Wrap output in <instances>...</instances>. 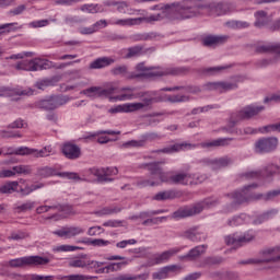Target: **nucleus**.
<instances>
[{
	"label": "nucleus",
	"instance_id": "14",
	"mask_svg": "<svg viewBox=\"0 0 280 280\" xmlns=\"http://www.w3.org/2000/svg\"><path fill=\"white\" fill-rule=\"evenodd\" d=\"M30 96L34 95V90L27 88H8L1 86L0 88V97H21V96Z\"/></svg>",
	"mask_w": 280,
	"mask_h": 280
},
{
	"label": "nucleus",
	"instance_id": "54",
	"mask_svg": "<svg viewBox=\"0 0 280 280\" xmlns=\"http://www.w3.org/2000/svg\"><path fill=\"white\" fill-rule=\"evenodd\" d=\"M155 185H161V182L155 180L153 176H151V179H139L137 182L138 187H155Z\"/></svg>",
	"mask_w": 280,
	"mask_h": 280
},
{
	"label": "nucleus",
	"instance_id": "62",
	"mask_svg": "<svg viewBox=\"0 0 280 280\" xmlns=\"http://www.w3.org/2000/svg\"><path fill=\"white\" fill-rule=\"evenodd\" d=\"M191 178L188 182V185H200V183H205L207 175L200 174H190Z\"/></svg>",
	"mask_w": 280,
	"mask_h": 280
},
{
	"label": "nucleus",
	"instance_id": "27",
	"mask_svg": "<svg viewBox=\"0 0 280 280\" xmlns=\"http://www.w3.org/2000/svg\"><path fill=\"white\" fill-rule=\"evenodd\" d=\"M207 248H209L208 245L196 246L192 249H190L188 254L183 256L182 259H189L190 261H195V259H198V257L207 253Z\"/></svg>",
	"mask_w": 280,
	"mask_h": 280
},
{
	"label": "nucleus",
	"instance_id": "13",
	"mask_svg": "<svg viewBox=\"0 0 280 280\" xmlns=\"http://www.w3.org/2000/svg\"><path fill=\"white\" fill-rule=\"evenodd\" d=\"M262 255L266 257L265 259L259 260H246L243 264H279L280 261V247H272L264 250Z\"/></svg>",
	"mask_w": 280,
	"mask_h": 280
},
{
	"label": "nucleus",
	"instance_id": "9",
	"mask_svg": "<svg viewBox=\"0 0 280 280\" xmlns=\"http://www.w3.org/2000/svg\"><path fill=\"white\" fill-rule=\"evenodd\" d=\"M163 15L161 13L152 14L143 18L124 19L113 22V25H120L121 27H132V25H141L142 23H154V21H162Z\"/></svg>",
	"mask_w": 280,
	"mask_h": 280
},
{
	"label": "nucleus",
	"instance_id": "42",
	"mask_svg": "<svg viewBox=\"0 0 280 280\" xmlns=\"http://www.w3.org/2000/svg\"><path fill=\"white\" fill-rule=\"evenodd\" d=\"M225 27H229V30H246V27H250V24L244 21L232 20L225 22Z\"/></svg>",
	"mask_w": 280,
	"mask_h": 280
},
{
	"label": "nucleus",
	"instance_id": "26",
	"mask_svg": "<svg viewBox=\"0 0 280 280\" xmlns=\"http://www.w3.org/2000/svg\"><path fill=\"white\" fill-rule=\"evenodd\" d=\"M110 65H115L113 57H100L90 63V69H106Z\"/></svg>",
	"mask_w": 280,
	"mask_h": 280
},
{
	"label": "nucleus",
	"instance_id": "41",
	"mask_svg": "<svg viewBox=\"0 0 280 280\" xmlns=\"http://www.w3.org/2000/svg\"><path fill=\"white\" fill-rule=\"evenodd\" d=\"M49 207H50V210L59 211V213H63V215L73 214V207L69 205L57 203Z\"/></svg>",
	"mask_w": 280,
	"mask_h": 280
},
{
	"label": "nucleus",
	"instance_id": "61",
	"mask_svg": "<svg viewBox=\"0 0 280 280\" xmlns=\"http://www.w3.org/2000/svg\"><path fill=\"white\" fill-rule=\"evenodd\" d=\"M163 115H165V113H163V112H155V113L145 115V117H149L148 126H154V125L159 124L161 120H159L154 117H163Z\"/></svg>",
	"mask_w": 280,
	"mask_h": 280
},
{
	"label": "nucleus",
	"instance_id": "3",
	"mask_svg": "<svg viewBox=\"0 0 280 280\" xmlns=\"http://www.w3.org/2000/svg\"><path fill=\"white\" fill-rule=\"evenodd\" d=\"M120 91L125 93L109 97L110 102H126V100H139L142 97L143 108H145V106H152V104H159V102H163V98L156 91L135 93L136 89L130 86L122 88Z\"/></svg>",
	"mask_w": 280,
	"mask_h": 280
},
{
	"label": "nucleus",
	"instance_id": "63",
	"mask_svg": "<svg viewBox=\"0 0 280 280\" xmlns=\"http://www.w3.org/2000/svg\"><path fill=\"white\" fill-rule=\"evenodd\" d=\"M188 209L190 211V215H198V213H202V211H205V205L200 201L192 207H188Z\"/></svg>",
	"mask_w": 280,
	"mask_h": 280
},
{
	"label": "nucleus",
	"instance_id": "64",
	"mask_svg": "<svg viewBox=\"0 0 280 280\" xmlns=\"http://www.w3.org/2000/svg\"><path fill=\"white\" fill-rule=\"evenodd\" d=\"M14 154H18L19 156H30V154H34V149L20 147L14 151Z\"/></svg>",
	"mask_w": 280,
	"mask_h": 280
},
{
	"label": "nucleus",
	"instance_id": "21",
	"mask_svg": "<svg viewBox=\"0 0 280 280\" xmlns=\"http://www.w3.org/2000/svg\"><path fill=\"white\" fill-rule=\"evenodd\" d=\"M170 272H180V267L177 265H168L162 267L159 271L152 273V278L156 280L167 279Z\"/></svg>",
	"mask_w": 280,
	"mask_h": 280
},
{
	"label": "nucleus",
	"instance_id": "39",
	"mask_svg": "<svg viewBox=\"0 0 280 280\" xmlns=\"http://www.w3.org/2000/svg\"><path fill=\"white\" fill-rule=\"evenodd\" d=\"M222 261H224V258L220 256H209L202 260L200 268H207V266H220Z\"/></svg>",
	"mask_w": 280,
	"mask_h": 280
},
{
	"label": "nucleus",
	"instance_id": "7",
	"mask_svg": "<svg viewBox=\"0 0 280 280\" xmlns=\"http://www.w3.org/2000/svg\"><path fill=\"white\" fill-rule=\"evenodd\" d=\"M36 176H38V178H49L51 176H60L61 178H69L70 180H81L80 175H78V173H69V172L60 173L58 172V170L50 166L38 167L36 171Z\"/></svg>",
	"mask_w": 280,
	"mask_h": 280
},
{
	"label": "nucleus",
	"instance_id": "48",
	"mask_svg": "<svg viewBox=\"0 0 280 280\" xmlns=\"http://www.w3.org/2000/svg\"><path fill=\"white\" fill-rule=\"evenodd\" d=\"M1 139H21L23 137L19 131H12L10 129L0 130Z\"/></svg>",
	"mask_w": 280,
	"mask_h": 280
},
{
	"label": "nucleus",
	"instance_id": "45",
	"mask_svg": "<svg viewBox=\"0 0 280 280\" xmlns=\"http://www.w3.org/2000/svg\"><path fill=\"white\" fill-rule=\"evenodd\" d=\"M19 189V182H9L0 187V194H14Z\"/></svg>",
	"mask_w": 280,
	"mask_h": 280
},
{
	"label": "nucleus",
	"instance_id": "33",
	"mask_svg": "<svg viewBox=\"0 0 280 280\" xmlns=\"http://www.w3.org/2000/svg\"><path fill=\"white\" fill-rule=\"evenodd\" d=\"M113 5H116L117 12L120 14H135L137 12L135 9H129L130 2L128 1H113Z\"/></svg>",
	"mask_w": 280,
	"mask_h": 280
},
{
	"label": "nucleus",
	"instance_id": "15",
	"mask_svg": "<svg viewBox=\"0 0 280 280\" xmlns=\"http://www.w3.org/2000/svg\"><path fill=\"white\" fill-rule=\"evenodd\" d=\"M117 91L116 88L103 89L102 86H91L81 91V95H86V97H108Z\"/></svg>",
	"mask_w": 280,
	"mask_h": 280
},
{
	"label": "nucleus",
	"instance_id": "17",
	"mask_svg": "<svg viewBox=\"0 0 280 280\" xmlns=\"http://www.w3.org/2000/svg\"><path fill=\"white\" fill-rule=\"evenodd\" d=\"M62 154L66 156V159L75 161L82 156V149H80L78 144L66 142L62 145Z\"/></svg>",
	"mask_w": 280,
	"mask_h": 280
},
{
	"label": "nucleus",
	"instance_id": "24",
	"mask_svg": "<svg viewBox=\"0 0 280 280\" xmlns=\"http://www.w3.org/2000/svg\"><path fill=\"white\" fill-rule=\"evenodd\" d=\"M185 148H196V144L183 142V143H176L170 147H166L164 149H160L155 151L158 154H174V152H180V150H185Z\"/></svg>",
	"mask_w": 280,
	"mask_h": 280
},
{
	"label": "nucleus",
	"instance_id": "10",
	"mask_svg": "<svg viewBox=\"0 0 280 280\" xmlns=\"http://www.w3.org/2000/svg\"><path fill=\"white\" fill-rule=\"evenodd\" d=\"M127 80H158V78H163V75H176V72H120Z\"/></svg>",
	"mask_w": 280,
	"mask_h": 280
},
{
	"label": "nucleus",
	"instance_id": "29",
	"mask_svg": "<svg viewBox=\"0 0 280 280\" xmlns=\"http://www.w3.org/2000/svg\"><path fill=\"white\" fill-rule=\"evenodd\" d=\"M180 253V248H172L168 250L163 252L162 254H158L154 257V262L155 264H165V261H170L174 255Z\"/></svg>",
	"mask_w": 280,
	"mask_h": 280
},
{
	"label": "nucleus",
	"instance_id": "35",
	"mask_svg": "<svg viewBox=\"0 0 280 280\" xmlns=\"http://www.w3.org/2000/svg\"><path fill=\"white\" fill-rule=\"evenodd\" d=\"M69 268H86L89 267V259H86V255H82L81 257H77L68 262Z\"/></svg>",
	"mask_w": 280,
	"mask_h": 280
},
{
	"label": "nucleus",
	"instance_id": "20",
	"mask_svg": "<svg viewBox=\"0 0 280 280\" xmlns=\"http://www.w3.org/2000/svg\"><path fill=\"white\" fill-rule=\"evenodd\" d=\"M198 226H192L182 233V237L190 240V242H205L207 241V234L199 232Z\"/></svg>",
	"mask_w": 280,
	"mask_h": 280
},
{
	"label": "nucleus",
	"instance_id": "59",
	"mask_svg": "<svg viewBox=\"0 0 280 280\" xmlns=\"http://www.w3.org/2000/svg\"><path fill=\"white\" fill-rule=\"evenodd\" d=\"M277 213V210H269L261 215H259L256 220H254V224H261L266 222V220L270 219V215H275Z\"/></svg>",
	"mask_w": 280,
	"mask_h": 280
},
{
	"label": "nucleus",
	"instance_id": "16",
	"mask_svg": "<svg viewBox=\"0 0 280 280\" xmlns=\"http://www.w3.org/2000/svg\"><path fill=\"white\" fill-rule=\"evenodd\" d=\"M253 240H255V234L247 232L238 237L233 235L225 236V244L228 246H234V248H240L241 246H244V244H249Z\"/></svg>",
	"mask_w": 280,
	"mask_h": 280
},
{
	"label": "nucleus",
	"instance_id": "32",
	"mask_svg": "<svg viewBox=\"0 0 280 280\" xmlns=\"http://www.w3.org/2000/svg\"><path fill=\"white\" fill-rule=\"evenodd\" d=\"M190 178H191V174L177 173L171 176V183L173 185H189Z\"/></svg>",
	"mask_w": 280,
	"mask_h": 280
},
{
	"label": "nucleus",
	"instance_id": "8",
	"mask_svg": "<svg viewBox=\"0 0 280 280\" xmlns=\"http://www.w3.org/2000/svg\"><path fill=\"white\" fill-rule=\"evenodd\" d=\"M69 102V96L52 95L46 100L36 103L37 108L42 110H56Z\"/></svg>",
	"mask_w": 280,
	"mask_h": 280
},
{
	"label": "nucleus",
	"instance_id": "57",
	"mask_svg": "<svg viewBox=\"0 0 280 280\" xmlns=\"http://www.w3.org/2000/svg\"><path fill=\"white\" fill-rule=\"evenodd\" d=\"M122 145H124V148H128V147H131V148H144L145 140L141 136L140 140H130V141L124 143Z\"/></svg>",
	"mask_w": 280,
	"mask_h": 280
},
{
	"label": "nucleus",
	"instance_id": "12",
	"mask_svg": "<svg viewBox=\"0 0 280 280\" xmlns=\"http://www.w3.org/2000/svg\"><path fill=\"white\" fill-rule=\"evenodd\" d=\"M237 82H244V78L235 77L234 82H210L207 84V89L209 91L226 93V91H234V89H237Z\"/></svg>",
	"mask_w": 280,
	"mask_h": 280
},
{
	"label": "nucleus",
	"instance_id": "31",
	"mask_svg": "<svg viewBox=\"0 0 280 280\" xmlns=\"http://www.w3.org/2000/svg\"><path fill=\"white\" fill-rule=\"evenodd\" d=\"M234 126L235 121L230 122L229 127L225 128L226 132H230V135H256L257 132V129H253L250 127L237 130Z\"/></svg>",
	"mask_w": 280,
	"mask_h": 280
},
{
	"label": "nucleus",
	"instance_id": "50",
	"mask_svg": "<svg viewBox=\"0 0 280 280\" xmlns=\"http://www.w3.org/2000/svg\"><path fill=\"white\" fill-rule=\"evenodd\" d=\"M73 250H83V248L73 245H60L54 248L55 253H71Z\"/></svg>",
	"mask_w": 280,
	"mask_h": 280
},
{
	"label": "nucleus",
	"instance_id": "19",
	"mask_svg": "<svg viewBox=\"0 0 280 280\" xmlns=\"http://www.w3.org/2000/svg\"><path fill=\"white\" fill-rule=\"evenodd\" d=\"M82 233H84V229L80 226H66L61 230L55 231L54 235H58V237H65L66 240H71V237L82 235Z\"/></svg>",
	"mask_w": 280,
	"mask_h": 280
},
{
	"label": "nucleus",
	"instance_id": "4",
	"mask_svg": "<svg viewBox=\"0 0 280 280\" xmlns=\"http://www.w3.org/2000/svg\"><path fill=\"white\" fill-rule=\"evenodd\" d=\"M65 65H72V62L55 66L54 62L49 61L48 59L35 58L31 61H22L16 63L15 69L21 71L27 67V71H47L48 69H62Z\"/></svg>",
	"mask_w": 280,
	"mask_h": 280
},
{
	"label": "nucleus",
	"instance_id": "36",
	"mask_svg": "<svg viewBox=\"0 0 280 280\" xmlns=\"http://www.w3.org/2000/svg\"><path fill=\"white\" fill-rule=\"evenodd\" d=\"M255 18V27H266L268 25V13L266 11H257Z\"/></svg>",
	"mask_w": 280,
	"mask_h": 280
},
{
	"label": "nucleus",
	"instance_id": "25",
	"mask_svg": "<svg viewBox=\"0 0 280 280\" xmlns=\"http://www.w3.org/2000/svg\"><path fill=\"white\" fill-rule=\"evenodd\" d=\"M229 40L228 35H209L203 39L205 47H215V45H224Z\"/></svg>",
	"mask_w": 280,
	"mask_h": 280
},
{
	"label": "nucleus",
	"instance_id": "44",
	"mask_svg": "<svg viewBox=\"0 0 280 280\" xmlns=\"http://www.w3.org/2000/svg\"><path fill=\"white\" fill-rule=\"evenodd\" d=\"M57 279L59 280H92L97 279V276H85V275H69V276H59Z\"/></svg>",
	"mask_w": 280,
	"mask_h": 280
},
{
	"label": "nucleus",
	"instance_id": "18",
	"mask_svg": "<svg viewBox=\"0 0 280 280\" xmlns=\"http://www.w3.org/2000/svg\"><path fill=\"white\" fill-rule=\"evenodd\" d=\"M233 163V160L229 156H223L219 159H203L202 164L208 165L212 170H222V167H229Z\"/></svg>",
	"mask_w": 280,
	"mask_h": 280
},
{
	"label": "nucleus",
	"instance_id": "22",
	"mask_svg": "<svg viewBox=\"0 0 280 280\" xmlns=\"http://www.w3.org/2000/svg\"><path fill=\"white\" fill-rule=\"evenodd\" d=\"M152 51H155L154 47L151 48H144L141 45H136L133 47H129L127 49L126 58H139V56H143L145 54H150Z\"/></svg>",
	"mask_w": 280,
	"mask_h": 280
},
{
	"label": "nucleus",
	"instance_id": "5",
	"mask_svg": "<svg viewBox=\"0 0 280 280\" xmlns=\"http://www.w3.org/2000/svg\"><path fill=\"white\" fill-rule=\"evenodd\" d=\"M47 264H49V258L40 256H25L9 261L11 268H23V266H47Z\"/></svg>",
	"mask_w": 280,
	"mask_h": 280
},
{
	"label": "nucleus",
	"instance_id": "30",
	"mask_svg": "<svg viewBox=\"0 0 280 280\" xmlns=\"http://www.w3.org/2000/svg\"><path fill=\"white\" fill-rule=\"evenodd\" d=\"M256 54H278V56H280V44H268L257 46Z\"/></svg>",
	"mask_w": 280,
	"mask_h": 280
},
{
	"label": "nucleus",
	"instance_id": "6",
	"mask_svg": "<svg viewBox=\"0 0 280 280\" xmlns=\"http://www.w3.org/2000/svg\"><path fill=\"white\" fill-rule=\"evenodd\" d=\"M279 147L277 137L260 138L254 144L256 154H270Z\"/></svg>",
	"mask_w": 280,
	"mask_h": 280
},
{
	"label": "nucleus",
	"instance_id": "58",
	"mask_svg": "<svg viewBox=\"0 0 280 280\" xmlns=\"http://www.w3.org/2000/svg\"><path fill=\"white\" fill-rule=\"evenodd\" d=\"M143 108V103H127L125 104V113H135Z\"/></svg>",
	"mask_w": 280,
	"mask_h": 280
},
{
	"label": "nucleus",
	"instance_id": "47",
	"mask_svg": "<svg viewBox=\"0 0 280 280\" xmlns=\"http://www.w3.org/2000/svg\"><path fill=\"white\" fill-rule=\"evenodd\" d=\"M51 152H54V148H51V145H47L39 151L34 149L33 155L35 159H44L45 156H49Z\"/></svg>",
	"mask_w": 280,
	"mask_h": 280
},
{
	"label": "nucleus",
	"instance_id": "37",
	"mask_svg": "<svg viewBox=\"0 0 280 280\" xmlns=\"http://www.w3.org/2000/svg\"><path fill=\"white\" fill-rule=\"evenodd\" d=\"M150 278V273H140L137 276H132L130 273L119 275L112 280H148Z\"/></svg>",
	"mask_w": 280,
	"mask_h": 280
},
{
	"label": "nucleus",
	"instance_id": "34",
	"mask_svg": "<svg viewBox=\"0 0 280 280\" xmlns=\"http://www.w3.org/2000/svg\"><path fill=\"white\" fill-rule=\"evenodd\" d=\"M60 82L59 77H52L50 79H43L40 81H37L35 83L36 89H39V91H45L47 86H54L56 83Z\"/></svg>",
	"mask_w": 280,
	"mask_h": 280
},
{
	"label": "nucleus",
	"instance_id": "46",
	"mask_svg": "<svg viewBox=\"0 0 280 280\" xmlns=\"http://www.w3.org/2000/svg\"><path fill=\"white\" fill-rule=\"evenodd\" d=\"M231 10H233V7L228 2H220L215 5V12L219 16H222V14H229Z\"/></svg>",
	"mask_w": 280,
	"mask_h": 280
},
{
	"label": "nucleus",
	"instance_id": "40",
	"mask_svg": "<svg viewBox=\"0 0 280 280\" xmlns=\"http://www.w3.org/2000/svg\"><path fill=\"white\" fill-rule=\"evenodd\" d=\"M165 162H151V163H142L138 165L139 170H148L151 176H154L155 172H159V165H163Z\"/></svg>",
	"mask_w": 280,
	"mask_h": 280
},
{
	"label": "nucleus",
	"instance_id": "55",
	"mask_svg": "<svg viewBox=\"0 0 280 280\" xmlns=\"http://www.w3.org/2000/svg\"><path fill=\"white\" fill-rule=\"evenodd\" d=\"M34 207H36V202L26 201V202L18 206L15 208V211H18V213H25V211H32V209H34Z\"/></svg>",
	"mask_w": 280,
	"mask_h": 280
},
{
	"label": "nucleus",
	"instance_id": "43",
	"mask_svg": "<svg viewBox=\"0 0 280 280\" xmlns=\"http://www.w3.org/2000/svg\"><path fill=\"white\" fill-rule=\"evenodd\" d=\"M156 176L159 177L160 183H172V176H170V173L163 172L161 164H158V171L154 172L153 178L155 180Z\"/></svg>",
	"mask_w": 280,
	"mask_h": 280
},
{
	"label": "nucleus",
	"instance_id": "38",
	"mask_svg": "<svg viewBox=\"0 0 280 280\" xmlns=\"http://www.w3.org/2000/svg\"><path fill=\"white\" fill-rule=\"evenodd\" d=\"M162 102H170L171 104H178L180 102H189V97L186 95H161Z\"/></svg>",
	"mask_w": 280,
	"mask_h": 280
},
{
	"label": "nucleus",
	"instance_id": "23",
	"mask_svg": "<svg viewBox=\"0 0 280 280\" xmlns=\"http://www.w3.org/2000/svg\"><path fill=\"white\" fill-rule=\"evenodd\" d=\"M264 106H247L238 112L240 119H250L264 110Z\"/></svg>",
	"mask_w": 280,
	"mask_h": 280
},
{
	"label": "nucleus",
	"instance_id": "28",
	"mask_svg": "<svg viewBox=\"0 0 280 280\" xmlns=\"http://www.w3.org/2000/svg\"><path fill=\"white\" fill-rule=\"evenodd\" d=\"M231 141H233V138H219L217 140L201 142L200 145L202 148H224L229 145Z\"/></svg>",
	"mask_w": 280,
	"mask_h": 280
},
{
	"label": "nucleus",
	"instance_id": "2",
	"mask_svg": "<svg viewBox=\"0 0 280 280\" xmlns=\"http://www.w3.org/2000/svg\"><path fill=\"white\" fill-rule=\"evenodd\" d=\"M202 10V5L198 0H186L174 2L164 7V12L171 21H185V19H194L198 16Z\"/></svg>",
	"mask_w": 280,
	"mask_h": 280
},
{
	"label": "nucleus",
	"instance_id": "56",
	"mask_svg": "<svg viewBox=\"0 0 280 280\" xmlns=\"http://www.w3.org/2000/svg\"><path fill=\"white\" fill-rule=\"evenodd\" d=\"M124 266H128V261H121V262H112L107 265V272H117L124 268Z\"/></svg>",
	"mask_w": 280,
	"mask_h": 280
},
{
	"label": "nucleus",
	"instance_id": "53",
	"mask_svg": "<svg viewBox=\"0 0 280 280\" xmlns=\"http://www.w3.org/2000/svg\"><path fill=\"white\" fill-rule=\"evenodd\" d=\"M258 132L268 135V132H280V124L267 125L258 129Z\"/></svg>",
	"mask_w": 280,
	"mask_h": 280
},
{
	"label": "nucleus",
	"instance_id": "49",
	"mask_svg": "<svg viewBox=\"0 0 280 280\" xmlns=\"http://www.w3.org/2000/svg\"><path fill=\"white\" fill-rule=\"evenodd\" d=\"M13 172H15V174L19 175H23V176H30V174H32V166L30 165H16L13 166Z\"/></svg>",
	"mask_w": 280,
	"mask_h": 280
},
{
	"label": "nucleus",
	"instance_id": "52",
	"mask_svg": "<svg viewBox=\"0 0 280 280\" xmlns=\"http://www.w3.org/2000/svg\"><path fill=\"white\" fill-rule=\"evenodd\" d=\"M174 198V191L166 190V191H160L154 197L153 200L163 201V200H172Z\"/></svg>",
	"mask_w": 280,
	"mask_h": 280
},
{
	"label": "nucleus",
	"instance_id": "60",
	"mask_svg": "<svg viewBox=\"0 0 280 280\" xmlns=\"http://www.w3.org/2000/svg\"><path fill=\"white\" fill-rule=\"evenodd\" d=\"M229 69H240L237 63H229L224 66H218V67H210L206 69V71H226Z\"/></svg>",
	"mask_w": 280,
	"mask_h": 280
},
{
	"label": "nucleus",
	"instance_id": "1",
	"mask_svg": "<svg viewBox=\"0 0 280 280\" xmlns=\"http://www.w3.org/2000/svg\"><path fill=\"white\" fill-rule=\"evenodd\" d=\"M250 189H257V184H252L244 186L242 190H236L232 194H226L228 198L233 200L225 209V213L233 211L237 205H244V202H252V200H265V202H270V200H275L278 196H280V188L276 190H270L267 194H253Z\"/></svg>",
	"mask_w": 280,
	"mask_h": 280
},
{
	"label": "nucleus",
	"instance_id": "11",
	"mask_svg": "<svg viewBox=\"0 0 280 280\" xmlns=\"http://www.w3.org/2000/svg\"><path fill=\"white\" fill-rule=\"evenodd\" d=\"M119 171L117 167H92L90 168V174L96 176L98 183H113V178L108 176L117 175Z\"/></svg>",
	"mask_w": 280,
	"mask_h": 280
},
{
	"label": "nucleus",
	"instance_id": "51",
	"mask_svg": "<svg viewBox=\"0 0 280 280\" xmlns=\"http://www.w3.org/2000/svg\"><path fill=\"white\" fill-rule=\"evenodd\" d=\"M173 218L175 220H180L183 218H191V212L189 210V207L188 208H182V209H178L176 210L174 213H173Z\"/></svg>",
	"mask_w": 280,
	"mask_h": 280
}]
</instances>
